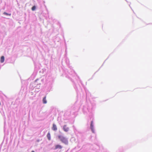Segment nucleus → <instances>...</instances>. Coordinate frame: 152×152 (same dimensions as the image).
Instances as JSON below:
<instances>
[{
	"label": "nucleus",
	"instance_id": "10",
	"mask_svg": "<svg viewBox=\"0 0 152 152\" xmlns=\"http://www.w3.org/2000/svg\"><path fill=\"white\" fill-rule=\"evenodd\" d=\"M93 121H91V129H93Z\"/></svg>",
	"mask_w": 152,
	"mask_h": 152
},
{
	"label": "nucleus",
	"instance_id": "11",
	"mask_svg": "<svg viewBox=\"0 0 152 152\" xmlns=\"http://www.w3.org/2000/svg\"><path fill=\"white\" fill-rule=\"evenodd\" d=\"M31 152H34V151H32Z\"/></svg>",
	"mask_w": 152,
	"mask_h": 152
},
{
	"label": "nucleus",
	"instance_id": "3",
	"mask_svg": "<svg viewBox=\"0 0 152 152\" xmlns=\"http://www.w3.org/2000/svg\"><path fill=\"white\" fill-rule=\"evenodd\" d=\"M52 129L54 131H56L57 129V128L56 125L54 124H53V127H52Z\"/></svg>",
	"mask_w": 152,
	"mask_h": 152
},
{
	"label": "nucleus",
	"instance_id": "2",
	"mask_svg": "<svg viewBox=\"0 0 152 152\" xmlns=\"http://www.w3.org/2000/svg\"><path fill=\"white\" fill-rule=\"evenodd\" d=\"M63 129L64 131L67 132L69 131V128L66 125H64L63 126Z\"/></svg>",
	"mask_w": 152,
	"mask_h": 152
},
{
	"label": "nucleus",
	"instance_id": "8",
	"mask_svg": "<svg viewBox=\"0 0 152 152\" xmlns=\"http://www.w3.org/2000/svg\"><path fill=\"white\" fill-rule=\"evenodd\" d=\"M36 9V7L35 6H33L31 10L32 11H34Z\"/></svg>",
	"mask_w": 152,
	"mask_h": 152
},
{
	"label": "nucleus",
	"instance_id": "5",
	"mask_svg": "<svg viewBox=\"0 0 152 152\" xmlns=\"http://www.w3.org/2000/svg\"><path fill=\"white\" fill-rule=\"evenodd\" d=\"M4 56H1L0 59V62L1 63H3L4 62Z\"/></svg>",
	"mask_w": 152,
	"mask_h": 152
},
{
	"label": "nucleus",
	"instance_id": "4",
	"mask_svg": "<svg viewBox=\"0 0 152 152\" xmlns=\"http://www.w3.org/2000/svg\"><path fill=\"white\" fill-rule=\"evenodd\" d=\"M62 148V147L60 145H56L55 146V149H57L59 148L60 149H61Z\"/></svg>",
	"mask_w": 152,
	"mask_h": 152
},
{
	"label": "nucleus",
	"instance_id": "6",
	"mask_svg": "<svg viewBox=\"0 0 152 152\" xmlns=\"http://www.w3.org/2000/svg\"><path fill=\"white\" fill-rule=\"evenodd\" d=\"M43 102L44 104H46L47 103V101L46 100V96H45L43 99Z\"/></svg>",
	"mask_w": 152,
	"mask_h": 152
},
{
	"label": "nucleus",
	"instance_id": "1",
	"mask_svg": "<svg viewBox=\"0 0 152 152\" xmlns=\"http://www.w3.org/2000/svg\"><path fill=\"white\" fill-rule=\"evenodd\" d=\"M58 137L62 142L64 143L66 145L68 144V141L65 137L62 136L61 135H59L58 136Z\"/></svg>",
	"mask_w": 152,
	"mask_h": 152
},
{
	"label": "nucleus",
	"instance_id": "7",
	"mask_svg": "<svg viewBox=\"0 0 152 152\" xmlns=\"http://www.w3.org/2000/svg\"><path fill=\"white\" fill-rule=\"evenodd\" d=\"M47 137L49 140H50V133H48L47 134Z\"/></svg>",
	"mask_w": 152,
	"mask_h": 152
},
{
	"label": "nucleus",
	"instance_id": "9",
	"mask_svg": "<svg viewBox=\"0 0 152 152\" xmlns=\"http://www.w3.org/2000/svg\"><path fill=\"white\" fill-rule=\"evenodd\" d=\"M4 15H9V16L11 15L10 14H8L6 12H4Z\"/></svg>",
	"mask_w": 152,
	"mask_h": 152
}]
</instances>
